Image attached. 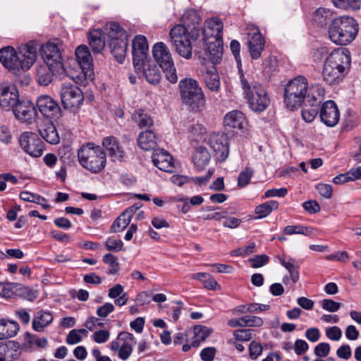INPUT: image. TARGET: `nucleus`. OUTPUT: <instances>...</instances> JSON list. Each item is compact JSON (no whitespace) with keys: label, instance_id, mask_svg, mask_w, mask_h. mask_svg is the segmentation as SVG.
Segmentation results:
<instances>
[{"label":"nucleus","instance_id":"obj_51","mask_svg":"<svg viewBox=\"0 0 361 361\" xmlns=\"http://www.w3.org/2000/svg\"><path fill=\"white\" fill-rule=\"evenodd\" d=\"M132 343H123L118 350V357L123 360H126L133 352Z\"/></svg>","mask_w":361,"mask_h":361},{"label":"nucleus","instance_id":"obj_63","mask_svg":"<svg viewBox=\"0 0 361 361\" xmlns=\"http://www.w3.org/2000/svg\"><path fill=\"white\" fill-rule=\"evenodd\" d=\"M336 355L338 357L348 360L352 355L351 349L349 345H342L336 350Z\"/></svg>","mask_w":361,"mask_h":361},{"label":"nucleus","instance_id":"obj_31","mask_svg":"<svg viewBox=\"0 0 361 361\" xmlns=\"http://www.w3.org/2000/svg\"><path fill=\"white\" fill-rule=\"evenodd\" d=\"M137 142L144 150H154L157 147V138L152 130H145L140 133Z\"/></svg>","mask_w":361,"mask_h":361},{"label":"nucleus","instance_id":"obj_45","mask_svg":"<svg viewBox=\"0 0 361 361\" xmlns=\"http://www.w3.org/2000/svg\"><path fill=\"white\" fill-rule=\"evenodd\" d=\"M335 7L343 10H357L360 8L359 0H332Z\"/></svg>","mask_w":361,"mask_h":361},{"label":"nucleus","instance_id":"obj_17","mask_svg":"<svg viewBox=\"0 0 361 361\" xmlns=\"http://www.w3.org/2000/svg\"><path fill=\"white\" fill-rule=\"evenodd\" d=\"M148 43L145 37L137 35L133 42V63L135 69L143 67L147 61L148 52Z\"/></svg>","mask_w":361,"mask_h":361},{"label":"nucleus","instance_id":"obj_3","mask_svg":"<svg viewBox=\"0 0 361 361\" xmlns=\"http://www.w3.org/2000/svg\"><path fill=\"white\" fill-rule=\"evenodd\" d=\"M350 53L347 49H337L325 59L322 70L324 81L332 85L342 81L350 66Z\"/></svg>","mask_w":361,"mask_h":361},{"label":"nucleus","instance_id":"obj_19","mask_svg":"<svg viewBox=\"0 0 361 361\" xmlns=\"http://www.w3.org/2000/svg\"><path fill=\"white\" fill-rule=\"evenodd\" d=\"M77 62L85 80H92L94 72L92 59L89 49L86 45H80L75 49Z\"/></svg>","mask_w":361,"mask_h":361},{"label":"nucleus","instance_id":"obj_23","mask_svg":"<svg viewBox=\"0 0 361 361\" xmlns=\"http://www.w3.org/2000/svg\"><path fill=\"white\" fill-rule=\"evenodd\" d=\"M12 111L18 120L27 123H32L37 116L36 109L30 101H19Z\"/></svg>","mask_w":361,"mask_h":361},{"label":"nucleus","instance_id":"obj_7","mask_svg":"<svg viewBox=\"0 0 361 361\" xmlns=\"http://www.w3.org/2000/svg\"><path fill=\"white\" fill-rule=\"evenodd\" d=\"M311 87H308L307 79L302 75L290 80L284 90V103L290 110L297 109L312 96Z\"/></svg>","mask_w":361,"mask_h":361},{"label":"nucleus","instance_id":"obj_44","mask_svg":"<svg viewBox=\"0 0 361 361\" xmlns=\"http://www.w3.org/2000/svg\"><path fill=\"white\" fill-rule=\"evenodd\" d=\"M19 284L11 282H0V296L3 298H12L15 295V290Z\"/></svg>","mask_w":361,"mask_h":361},{"label":"nucleus","instance_id":"obj_6","mask_svg":"<svg viewBox=\"0 0 361 361\" xmlns=\"http://www.w3.org/2000/svg\"><path fill=\"white\" fill-rule=\"evenodd\" d=\"M181 100L190 111H201L206 103L205 97L198 82L191 78L181 79L178 84Z\"/></svg>","mask_w":361,"mask_h":361},{"label":"nucleus","instance_id":"obj_58","mask_svg":"<svg viewBox=\"0 0 361 361\" xmlns=\"http://www.w3.org/2000/svg\"><path fill=\"white\" fill-rule=\"evenodd\" d=\"M114 311V306L110 302H106L102 306H100L97 310V314L99 317H106L110 313Z\"/></svg>","mask_w":361,"mask_h":361},{"label":"nucleus","instance_id":"obj_10","mask_svg":"<svg viewBox=\"0 0 361 361\" xmlns=\"http://www.w3.org/2000/svg\"><path fill=\"white\" fill-rule=\"evenodd\" d=\"M152 54L166 79L171 83H176L178 80L176 69L167 46L164 42H157L153 46Z\"/></svg>","mask_w":361,"mask_h":361},{"label":"nucleus","instance_id":"obj_57","mask_svg":"<svg viewBox=\"0 0 361 361\" xmlns=\"http://www.w3.org/2000/svg\"><path fill=\"white\" fill-rule=\"evenodd\" d=\"M216 348L214 347L205 348L200 352L201 359L204 361H213L216 355Z\"/></svg>","mask_w":361,"mask_h":361},{"label":"nucleus","instance_id":"obj_60","mask_svg":"<svg viewBox=\"0 0 361 361\" xmlns=\"http://www.w3.org/2000/svg\"><path fill=\"white\" fill-rule=\"evenodd\" d=\"M316 188L320 195L327 199L331 198L333 191L331 185L319 183L317 185Z\"/></svg>","mask_w":361,"mask_h":361},{"label":"nucleus","instance_id":"obj_12","mask_svg":"<svg viewBox=\"0 0 361 361\" xmlns=\"http://www.w3.org/2000/svg\"><path fill=\"white\" fill-rule=\"evenodd\" d=\"M18 142L22 149L33 157H39L44 151V143L38 135L32 132L20 134Z\"/></svg>","mask_w":361,"mask_h":361},{"label":"nucleus","instance_id":"obj_14","mask_svg":"<svg viewBox=\"0 0 361 361\" xmlns=\"http://www.w3.org/2000/svg\"><path fill=\"white\" fill-rule=\"evenodd\" d=\"M61 99L63 107L66 109H76L84 100L82 90L75 85H63L61 90Z\"/></svg>","mask_w":361,"mask_h":361},{"label":"nucleus","instance_id":"obj_37","mask_svg":"<svg viewBox=\"0 0 361 361\" xmlns=\"http://www.w3.org/2000/svg\"><path fill=\"white\" fill-rule=\"evenodd\" d=\"M279 204L276 200H269L257 206L255 212L257 214L256 219L265 218L269 216L273 211L277 210Z\"/></svg>","mask_w":361,"mask_h":361},{"label":"nucleus","instance_id":"obj_26","mask_svg":"<svg viewBox=\"0 0 361 361\" xmlns=\"http://www.w3.org/2000/svg\"><path fill=\"white\" fill-rule=\"evenodd\" d=\"M152 159L154 165L159 170L167 172L173 173L174 169V164L172 157L166 151L162 149H154L152 156Z\"/></svg>","mask_w":361,"mask_h":361},{"label":"nucleus","instance_id":"obj_11","mask_svg":"<svg viewBox=\"0 0 361 361\" xmlns=\"http://www.w3.org/2000/svg\"><path fill=\"white\" fill-rule=\"evenodd\" d=\"M312 96L307 97L306 102L303 103L302 116L304 121L310 123L317 116L319 107L325 94L324 88L317 84L312 85Z\"/></svg>","mask_w":361,"mask_h":361},{"label":"nucleus","instance_id":"obj_39","mask_svg":"<svg viewBox=\"0 0 361 361\" xmlns=\"http://www.w3.org/2000/svg\"><path fill=\"white\" fill-rule=\"evenodd\" d=\"M19 197L25 202H34L39 204L44 209L50 208V205L47 204V200L38 194L32 193L28 191H22L20 192Z\"/></svg>","mask_w":361,"mask_h":361},{"label":"nucleus","instance_id":"obj_36","mask_svg":"<svg viewBox=\"0 0 361 361\" xmlns=\"http://www.w3.org/2000/svg\"><path fill=\"white\" fill-rule=\"evenodd\" d=\"M193 337L191 345L198 347L201 342L205 341L213 332V330L202 325H195L192 329Z\"/></svg>","mask_w":361,"mask_h":361},{"label":"nucleus","instance_id":"obj_50","mask_svg":"<svg viewBox=\"0 0 361 361\" xmlns=\"http://www.w3.org/2000/svg\"><path fill=\"white\" fill-rule=\"evenodd\" d=\"M321 303L324 310L331 312L338 311L341 306L340 302H336L331 299H324L322 300Z\"/></svg>","mask_w":361,"mask_h":361},{"label":"nucleus","instance_id":"obj_8","mask_svg":"<svg viewBox=\"0 0 361 361\" xmlns=\"http://www.w3.org/2000/svg\"><path fill=\"white\" fill-rule=\"evenodd\" d=\"M106 153L99 145L88 142L83 145L78 151L80 165L92 173H99L106 166Z\"/></svg>","mask_w":361,"mask_h":361},{"label":"nucleus","instance_id":"obj_34","mask_svg":"<svg viewBox=\"0 0 361 361\" xmlns=\"http://www.w3.org/2000/svg\"><path fill=\"white\" fill-rule=\"evenodd\" d=\"M138 70L140 71V69ZM140 70L143 71V74L149 83L152 85H157L159 83L161 78V74L155 64H149L147 60L145 65L140 68Z\"/></svg>","mask_w":361,"mask_h":361},{"label":"nucleus","instance_id":"obj_53","mask_svg":"<svg viewBox=\"0 0 361 361\" xmlns=\"http://www.w3.org/2000/svg\"><path fill=\"white\" fill-rule=\"evenodd\" d=\"M230 49L237 62L238 66H241L240 44L238 40L233 39L231 42Z\"/></svg>","mask_w":361,"mask_h":361},{"label":"nucleus","instance_id":"obj_42","mask_svg":"<svg viewBox=\"0 0 361 361\" xmlns=\"http://www.w3.org/2000/svg\"><path fill=\"white\" fill-rule=\"evenodd\" d=\"M134 119L140 128L151 127L154 123L152 117L141 109L135 113Z\"/></svg>","mask_w":361,"mask_h":361},{"label":"nucleus","instance_id":"obj_62","mask_svg":"<svg viewBox=\"0 0 361 361\" xmlns=\"http://www.w3.org/2000/svg\"><path fill=\"white\" fill-rule=\"evenodd\" d=\"M304 209L310 214H315L320 211V206L315 200L306 201L302 204Z\"/></svg>","mask_w":361,"mask_h":361},{"label":"nucleus","instance_id":"obj_35","mask_svg":"<svg viewBox=\"0 0 361 361\" xmlns=\"http://www.w3.org/2000/svg\"><path fill=\"white\" fill-rule=\"evenodd\" d=\"M210 157V154L207 148L203 146H199L192 156V161L196 168L199 171H202L209 164Z\"/></svg>","mask_w":361,"mask_h":361},{"label":"nucleus","instance_id":"obj_38","mask_svg":"<svg viewBox=\"0 0 361 361\" xmlns=\"http://www.w3.org/2000/svg\"><path fill=\"white\" fill-rule=\"evenodd\" d=\"M333 18V12L329 8H319L313 15V20L319 26L326 25Z\"/></svg>","mask_w":361,"mask_h":361},{"label":"nucleus","instance_id":"obj_16","mask_svg":"<svg viewBox=\"0 0 361 361\" xmlns=\"http://www.w3.org/2000/svg\"><path fill=\"white\" fill-rule=\"evenodd\" d=\"M19 101L18 91L13 84L9 82L0 84V107L2 109L9 111Z\"/></svg>","mask_w":361,"mask_h":361},{"label":"nucleus","instance_id":"obj_24","mask_svg":"<svg viewBox=\"0 0 361 361\" xmlns=\"http://www.w3.org/2000/svg\"><path fill=\"white\" fill-rule=\"evenodd\" d=\"M200 76L205 86L212 92H218L220 78L214 66L203 65L200 68Z\"/></svg>","mask_w":361,"mask_h":361},{"label":"nucleus","instance_id":"obj_46","mask_svg":"<svg viewBox=\"0 0 361 361\" xmlns=\"http://www.w3.org/2000/svg\"><path fill=\"white\" fill-rule=\"evenodd\" d=\"M108 154L113 161L122 162L124 161L126 158V154L122 145L110 148Z\"/></svg>","mask_w":361,"mask_h":361},{"label":"nucleus","instance_id":"obj_49","mask_svg":"<svg viewBox=\"0 0 361 361\" xmlns=\"http://www.w3.org/2000/svg\"><path fill=\"white\" fill-rule=\"evenodd\" d=\"M123 243L120 239L109 238L105 242V247L109 251L118 252L123 249Z\"/></svg>","mask_w":361,"mask_h":361},{"label":"nucleus","instance_id":"obj_52","mask_svg":"<svg viewBox=\"0 0 361 361\" xmlns=\"http://www.w3.org/2000/svg\"><path fill=\"white\" fill-rule=\"evenodd\" d=\"M326 336L332 341H338L342 336V331L337 326H334L326 329Z\"/></svg>","mask_w":361,"mask_h":361},{"label":"nucleus","instance_id":"obj_59","mask_svg":"<svg viewBox=\"0 0 361 361\" xmlns=\"http://www.w3.org/2000/svg\"><path fill=\"white\" fill-rule=\"evenodd\" d=\"M234 337L242 341H248L252 338V333L250 329H238L233 332Z\"/></svg>","mask_w":361,"mask_h":361},{"label":"nucleus","instance_id":"obj_20","mask_svg":"<svg viewBox=\"0 0 361 361\" xmlns=\"http://www.w3.org/2000/svg\"><path fill=\"white\" fill-rule=\"evenodd\" d=\"M40 54L44 63L54 69L63 68L62 57L58 47L54 43H47L40 48Z\"/></svg>","mask_w":361,"mask_h":361},{"label":"nucleus","instance_id":"obj_1","mask_svg":"<svg viewBox=\"0 0 361 361\" xmlns=\"http://www.w3.org/2000/svg\"><path fill=\"white\" fill-rule=\"evenodd\" d=\"M183 24L173 26L169 32V37L176 52L183 58L192 57L191 39L196 40L200 36L201 18L193 9L187 10L182 16Z\"/></svg>","mask_w":361,"mask_h":361},{"label":"nucleus","instance_id":"obj_5","mask_svg":"<svg viewBox=\"0 0 361 361\" xmlns=\"http://www.w3.org/2000/svg\"><path fill=\"white\" fill-rule=\"evenodd\" d=\"M240 82L243 94L250 109L255 112L264 111L269 105L270 100L264 87L251 78H245L241 73Z\"/></svg>","mask_w":361,"mask_h":361},{"label":"nucleus","instance_id":"obj_21","mask_svg":"<svg viewBox=\"0 0 361 361\" xmlns=\"http://www.w3.org/2000/svg\"><path fill=\"white\" fill-rule=\"evenodd\" d=\"M37 106L39 112L47 118L56 119L61 115L60 106L50 96H39L37 99Z\"/></svg>","mask_w":361,"mask_h":361},{"label":"nucleus","instance_id":"obj_33","mask_svg":"<svg viewBox=\"0 0 361 361\" xmlns=\"http://www.w3.org/2000/svg\"><path fill=\"white\" fill-rule=\"evenodd\" d=\"M89 44L94 53H100L105 47L104 34L101 30H94L89 33Z\"/></svg>","mask_w":361,"mask_h":361},{"label":"nucleus","instance_id":"obj_4","mask_svg":"<svg viewBox=\"0 0 361 361\" xmlns=\"http://www.w3.org/2000/svg\"><path fill=\"white\" fill-rule=\"evenodd\" d=\"M359 25L353 18L343 16L331 20L328 29L330 40L341 46L350 44L357 37Z\"/></svg>","mask_w":361,"mask_h":361},{"label":"nucleus","instance_id":"obj_40","mask_svg":"<svg viewBox=\"0 0 361 361\" xmlns=\"http://www.w3.org/2000/svg\"><path fill=\"white\" fill-rule=\"evenodd\" d=\"M314 229L312 227L302 225L287 226L283 228L284 235L302 234L306 236L314 235Z\"/></svg>","mask_w":361,"mask_h":361},{"label":"nucleus","instance_id":"obj_48","mask_svg":"<svg viewBox=\"0 0 361 361\" xmlns=\"http://www.w3.org/2000/svg\"><path fill=\"white\" fill-rule=\"evenodd\" d=\"M242 322H245L244 325L248 327H259L263 325V319L257 316H244L242 317Z\"/></svg>","mask_w":361,"mask_h":361},{"label":"nucleus","instance_id":"obj_18","mask_svg":"<svg viewBox=\"0 0 361 361\" xmlns=\"http://www.w3.org/2000/svg\"><path fill=\"white\" fill-rule=\"evenodd\" d=\"M223 23L218 18L207 20L202 31L204 43L223 41Z\"/></svg>","mask_w":361,"mask_h":361},{"label":"nucleus","instance_id":"obj_32","mask_svg":"<svg viewBox=\"0 0 361 361\" xmlns=\"http://www.w3.org/2000/svg\"><path fill=\"white\" fill-rule=\"evenodd\" d=\"M19 331L16 322L0 319V340H6L16 336Z\"/></svg>","mask_w":361,"mask_h":361},{"label":"nucleus","instance_id":"obj_61","mask_svg":"<svg viewBox=\"0 0 361 361\" xmlns=\"http://www.w3.org/2000/svg\"><path fill=\"white\" fill-rule=\"evenodd\" d=\"M110 333L107 330H99L93 335L94 341L97 343H103L109 338Z\"/></svg>","mask_w":361,"mask_h":361},{"label":"nucleus","instance_id":"obj_64","mask_svg":"<svg viewBox=\"0 0 361 361\" xmlns=\"http://www.w3.org/2000/svg\"><path fill=\"white\" fill-rule=\"evenodd\" d=\"M102 145L107 152H109L110 151V148H114L116 146H120L121 145L116 137L113 136H108L103 139Z\"/></svg>","mask_w":361,"mask_h":361},{"label":"nucleus","instance_id":"obj_41","mask_svg":"<svg viewBox=\"0 0 361 361\" xmlns=\"http://www.w3.org/2000/svg\"><path fill=\"white\" fill-rule=\"evenodd\" d=\"M127 215V212H122L121 214L117 217L111 226L110 231L111 233L121 232L129 225L131 219L128 217Z\"/></svg>","mask_w":361,"mask_h":361},{"label":"nucleus","instance_id":"obj_2","mask_svg":"<svg viewBox=\"0 0 361 361\" xmlns=\"http://www.w3.org/2000/svg\"><path fill=\"white\" fill-rule=\"evenodd\" d=\"M37 47L30 42L16 49L7 46L0 49V62L11 73L20 75L27 71L37 59Z\"/></svg>","mask_w":361,"mask_h":361},{"label":"nucleus","instance_id":"obj_25","mask_svg":"<svg viewBox=\"0 0 361 361\" xmlns=\"http://www.w3.org/2000/svg\"><path fill=\"white\" fill-rule=\"evenodd\" d=\"M205 49L203 60L207 65L214 66L221 61L223 54V41L214 42L212 43H204Z\"/></svg>","mask_w":361,"mask_h":361},{"label":"nucleus","instance_id":"obj_28","mask_svg":"<svg viewBox=\"0 0 361 361\" xmlns=\"http://www.w3.org/2000/svg\"><path fill=\"white\" fill-rule=\"evenodd\" d=\"M224 126L231 128L243 129L246 125L244 114L240 111H232L226 114L224 118Z\"/></svg>","mask_w":361,"mask_h":361},{"label":"nucleus","instance_id":"obj_15","mask_svg":"<svg viewBox=\"0 0 361 361\" xmlns=\"http://www.w3.org/2000/svg\"><path fill=\"white\" fill-rule=\"evenodd\" d=\"M209 145L217 161L223 162L229 154L228 137L224 133H212L209 137Z\"/></svg>","mask_w":361,"mask_h":361},{"label":"nucleus","instance_id":"obj_9","mask_svg":"<svg viewBox=\"0 0 361 361\" xmlns=\"http://www.w3.org/2000/svg\"><path fill=\"white\" fill-rule=\"evenodd\" d=\"M109 38V47L111 54L120 63L125 59L128 48V34L116 23H110L106 25Z\"/></svg>","mask_w":361,"mask_h":361},{"label":"nucleus","instance_id":"obj_55","mask_svg":"<svg viewBox=\"0 0 361 361\" xmlns=\"http://www.w3.org/2000/svg\"><path fill=\"white\" fill-rule=\"evenodd\" d=\"M288 193V190L286 188H273L267 190L264 192V197L265 198H270L273 197H285Z\"/></svg>","mask_w":361,"mask_h":361},{"label":"nucleus","instance_id":"obj_29","mask_svg":"<svg viewBox=\"0 0 361 361\" xmlns=\"http://www.w3.org/2000/svg\"><path fill=\"white\" fill-rule=\"evenodd\" d=\"M53 315L49 311H37L32 320V329L38 332L44 331V329L49 325L53 321Z\"/></svg>","mask_w":361,"mask_h":361},{"label":"nucleus","instance_id":"obj_43","mask_svg":"<svg viewBox=\"0 0 361 361\" xmlns=\"http://www.w3.org/2000/svg\"><path fill=\"white\" fill-rule=\"evenodd\" d=\"M279 262L281 264L285 267L290 273L291 280L295 283L299 279V271L298 267L294 263V260L290 259L288 261H286L283 258L279 257Z\"/></svg>","mask_w":361,"mask_h":361},{"label":"nucleus","instance_id":"obj_47","mask_svg":"<svg viewBox=\"0 0 361 361\" xmlns=\"http://www.w3.org/2000/svg\"><path fill=\"white\" fill-rule=\"evenodd\" d=\"M253 174V169L249 167L245 168L239 174L238 178V185L240 188H245L249 184Z\"/></svg>","mask_w":361,"mask_h":361},{"label":"nucleus","instance_id":"obj_27","mask_svg":"<svg viewBox=\"0 0 361 361\" xmlns=\"http://www.w3.org/2000/svg\"><path fill=\"white\" fill-rule=\"evenodd\" d=\"M63 71V68L55 70L47 63L39 65L36 69L37 82L40 85L47 86L52 82L54 75L61 73Z\"/></svg>","mask_w":361,"mask_h":361},{"label":"nucleus","instance_id":"obj_30","mask_svg":"<svg viewBox=\"0 0 361 361\" xmlns=\"http://www.w3.org/2000/svg\"><path fill=\"white\" fill-rule=\"evenodd\" d=\"M41 137L48 143L51 145L58 144L60 141L59 133L53 123L47 121L39 129Z\"/></svg>","mask_w":361,"mask_h":361},{"label":"nucleus","instance_id":"obj_56","mask_svg":"<svg viewBox=\"0 0 361 361\" xmlns=\"http://www.w3.org/2000/svg\"><path fill=\"white\" fill-rule=\"evenodd\" d=\"M251 266L253 268L261 267L269 262V257L266 255H256L255 257L250 259Z\"/></svg>","mask_w":361,"mask_h":361},{"label":"nucleus","instance_id":"obj_13","mask_svg":"<svg viewBox=\"0 0 361 361\" xmlns=\"http://www.w3.org/2000/svg\"><path fill=\"white\" fill-rule=\"evenodd\" d=\"M247 47L251 58L254 60L259 59L264 49L265 39L259 28L253 24L247 26Z\"/></svg>","mask_w":361,"mask_h":361},{"label":"nucleus","instance_id":"obj_54","mask_svg":"<svg viewBox=\"0 0 361 361\" xmlns=\"http://www.w3.org/2000/svg\"><path fill=\"white\" fill-rule=\"evenodd\" d=\"M314 352L317 356L325 357L330 352V345L328 343H320L315 346Z\"/></svg>","mask_w":361,"mask_h":361},{"label":"nucleus","instance_id":"obj_22","mask_svg":"<svg viewBox=\"0 0 361 361\" xmlns=\"http://www.w3.org/2000/svg\"><path fill=\"white\" fill-rule=\"evenodd\" d=\"M319 116L321 121L327 126H335L340 118L339 110L333 100L325 102L322 107H319Z\"/></svg>","mask_w":361,"mask_h":361}]
</instances>
